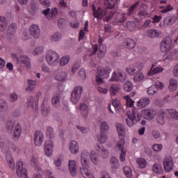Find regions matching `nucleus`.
<instances>
[{
	"label": "nucleus",
	"instance_id": "1",
	"mask_svg": "<svg viewBox=\"0 0 178 178\" xmlns=\"http://www.w3.org/2000/svg\"><path fill=\"white\" fill-rule=\"evenodd\" d=\"M116 129L118 133L120 140H118L115 146V151H120L121 154L120 159L121 162H124L126 160V149L124 148V137L126 136V129L124 126L120 123L116 124Z\"/></svg>",
	"mask_w": 178,
	"mask_h": 178
},
{
	"label": "nucleus",
	"instance_id": "2",
	"mask_svg": "<svg viewBox=\"0 0 178 178\" xmlns=\"http://www.w3.org/2000/svg\"><path fill=\"white\" fill-rule=\"evenodd\" d=\"M45 60L49 66H58L60 60L59 54L54 50H49L45 54Z\"/></svg>",
	"mask_w": 178,
	"mask_h": 178
},
{
	"label": "nucleus",
	"instance_id": "3",
	"mask_svg": "<svg viewBox=\"0 0 178 178\" xmlns=\"http://www.w3.org/2000/svg\"><path fill=\"white\" fill-rule=\"evenodd\" d=\"M92 9L93 10V16L96 19H103V17H106L107 20H109L112 17V13L109 11H105L101 8L96 9L95 6H92Z\"/></svg>",
	"mask_w": 178,
	"mask_h": 178
},
{
	"label": "nucleus",
	"instance_id": "4",
	"mask_svg": "<svg viewBox=\"0 0 178 178\" xmlns=\"http://www.w3.org/2000/svg\"><path fill=\"white\" fill-rule=\"evenodd\" d=\"M81 94H83V87L79 86H76L74 88L71 93V102L76 105V104L79 103L80 101V98H81Z\"/></svg>",
	"mask_w": 178,
	"mask_h": 178
},
{
	"label": "nucleus",
	"instance_id": "5",
	"mask_svg": "<svg viewBox=\"0 0 178 178\" xmlns=\"http://www.w3.org/2000/svg\"><path fill=\"white\" fill-rule=\"evenodd\" d=\"M172 44H173V40L172 38L168 36L163 38L160 44V49L161 52H168L172 49Z\"/></svg>",
	"mask_w": 178,
	"mask_h": 178
},
{
	"label": "nucleus",
	"instance_id": "6",
	"mask_svg": "<svg viewBox=\"0 0 178 178\" xmlns=\"http://www.w3.org/2000/svg\"><path fill=\"white\" fill-rule=\"evenodd\" d=\"M16 171L18 177L29 178V175H27V170L26 168L23 167L22 161L19 160L17 161L16 165Z\"/></svg>",
	"mask_w": 178,
	"mask_h": 178
},
{
	"label": "nucleus",
	"instance_id": "7",
	"mask_svg": "<svg viewBox=\"0 0 178 178\" xmlns=\"http://www.w3.org/2000/svg\"><path fill=\"white\" fill-rule=\"evenodd\" d=\"M126 79H127V76L121 71H114L109 79V81H120V83H123Z\"/></svg>",
	"mask_w": 178,
	"mask_h": 178
},
{
	"label": "nucleus",
	"instance_id": "8",
	"mask_svg": "<svg viewBox=\"0 0 178 178\" xmlns=\"http://www.w3.org/2000/svg\"><path fill=\"white\" fill-rule=\"evenodd\" d=\"M163 165L165 173H169L173 170V158L166 156L163 160Z\"/></svg>",
	"mask_w": 178,
	"mask_h": 178
},
{
	"label": "nucleus",
	"instance_id": "9",
	"mask_svg": "<svg viewBox=\"0 0 178 178\" xmlns=\"http://www.w3.org/2000/svg\"><path fill=\"white\" fill-rule=\"evenodd\" d=\"M140 115L144 119H146V120H152L155 118V116H156V111L154 109L146 108L141 111Z\"/></svg>",
	"mask_w": 178,
	"mask_h": 178
},
{
	"label": "nucleus",
	"instance_id": "10",
	"mask_svg": "<svg viewBox=\"0 0 178 178\" xmlns=\"http://www.w3.org/2000/svg\"><path fill=\"white\" fill-rule=\"evenodd\" d=\"M54 147H55V144L52 140H47L44 142V152L46 156H52V154H54Z\"/></svg>",
	"mask_w": 178,
	"mask_h": 178
},
{
	"label": "nucleus",
	"instance_id": "11",
	"mask_svg": "<svg viewBox=\"0 0 178 178\" xmlns=\"http://www.w3.org/2000/svg\"><path fill=\"white\" fill-rule=\"evenodd\" d=\"M42 14L48 19V20H52L55 19L58 15V8H51V10L49 8H46L45 10H43Z\"/></svg>",
	"mask_w": 178,
	"mask_h": 178
},
{
	"label": "nucleus",
	"instance_id": "12",
	"mask_svg": "<svg viewBox=\"0 0 178 178\" xmlns=\"http://www.w3.org/2000/svg\"><path fill=\"white\" fill-rule=\"evenodd\" d=\"M33 141L36 147H41L44 143V134L41 131H36L34 134Z\"/></svg>",
	"mask_w": 178,
	"mask_h": 178
},
{
	"label": "nucleus",
	"instance_id": "13",
	"mask_svg": "<svg viewBox=\"0 0 178 178\" xmlns=\"http://www.w3.org/2000/svg\"><path fill=\"white\" fill-rule=\"evenodd\" d=\"M112 72V68L110 67H97V74L99 76H103L104 79H109V74Z\"/></svg>",
	"mask_w": 178,
	"mask_h": 178
},
{
	"label": "nucleus",
	"instance_id": "14",
	"mask_svg": "<svg viewBox=\"0 0 178 178\" xmlns=\"http://www.w3.org/2000/svg\"><path fill=\"white\" fill-rule=\"evenodd\" d=\"M88 168H90L88 164H86V165H81V167L80 168V172L82 176L85 178H94V175L92 173H91V171L88 170Z\"/></svg>",
	"mask_w": 178,
	"mask_h": 178
},
{
	"label": "nucleus",
	"instance_id": "15",
	"mask_svg": "<svg viewBox=\"0 0 178 178\" xmlns=\"http://www.w3.org/2000/svg\"><path fill=\"white\" fill-rule=\"evenodd\" d=\"M20 136H22V125H20L19 124H17L15 126L12 136L13 141H18L20 138Z\"/></svg>",
	"mask_w": 178,
	"mask_h": 178
},
{
	"label": "nucleus",
	"instance_id": "16",
	"mask_svg": "<svg viewBox=\"0 0 178 178\" xmlns=\"http://www.w3.org/2000/svg\"><path fill=\"white\" fill-rule=\"evenodd\" d=\"M31 35L35 38L36 40L40 38L41 31H40V27L37 24H33L30 27Z\"/></svg>",
	"mask_w": 178,
	"mask_h": 178
},
{
	"label": "nucleus",
	"instance_id": "17",
	"mask_svg": "<svg viewBox=\"0 0 178 178\" xmlns=\"http://www.w3.org/2000/svg\"><path fill=\"white\" fill-rule=\"evenodd\" d=\"M66 77H67V73L62 70L54 72V79L57 81H65Z\"/></svg>",
	"mask_w": 178,
	"mask_h": 178
},
{
	"label": "nucleus",
	"instance_id": "18",
	"mask_svg": "<svg viewBox=\"0 0 178 178\" xmlns=\"http://www.w3.org/2000/svg\"><path fill=\"white\" fill-rule=\"evenodd\" d=\"M19 62L22 65V66H25L26 69H31V63L30 62V58L26 56H21L19 58Z\"/></svg>",
	"mask_w": 178,
	"mask_h": 178
},
{
	"label": "nucleus",
	"instance_id": "19",
	"mask_svg": "<svg viewBox=\"0 0 178 178\" xmlns=\"http://www.w3.org/2000/svg\"><path fill=\"white\" fill-rule=\"evenodd\" d=\"M68 166L72 176L74 177L77 176V165H76V161H74V160H70Z\"/></svg>",
	"mask_w": 178,
	"mask_h": 178
},
{
	"label": "nucleus",
	"instance_id": "20",
	"mask_svg": "<svg viewBox=\"0 0 178 178\" xmlns=\"http://www.w3.org/2000/svg\"><path fill=\"white\" fill-rule=\"evenodd\" d=\"M79 109L80 114L81 115L82 118H88L89 108L87 104H86L85 103H81L79 105Z\"/></svg>",
	"mask_w": 178,
	"mask_h": 178
},
{
	"label": "nucleus",
	"instance_id": "21",
	"mask_svg": "<svg viewBox=\"0 0 178 178\" xmlns=\"http://www.w3.org/2000/svg\"><path fill=\"white\" fill-rule=\"evenodd\" d=\"M90 153L87 150H83L81 154V164L87 166L88 164V156Z\"/></svg>",
	"mask_w": 178,
	"mask_h": 178
},
{
	"label": "nucleus",
	"instance_id": "22",
	"mask_svg": "<svg viewBox=\"0 0 178 178\" xmlns=\"http://www.w3.org/2000/svg\"><path fill=\"white\" fill-rule=\"evenodd\" d=\"M177 19L178 17L175 15L167 17L163 20V24L164 26H173V24H175L176 22H177Z\"/></svg>",
	"mask_w": 178,
	"mask_h": 178
},
{
	"label": "nucleus",
	"instance_id": "23",
	"mask_svg": "<svg viewBox=\"0 0 178 178\" xmlns=\"http://www.w3.org/2000/svg\"><path fill=\"white\" fill-rule=\"evenodd\" d=\"M152 172L156 175H162L163 173V167L159 163H155L152 167Z\"/></svg>",
	"mask_w": 178,
	"mask_h": 178
},
{
	"label": "nucleus",
	"instance_id": "24",
	"mask_svg": "<svg viewBox=\"0 0 178 178\" xmlns=\"http://www.w3.org/2000/svg\"><path fill=\"white\" fill-rule=\"evenodd\" d=\"M154 66H155V65L153 64L149 72L147 73L148 76H154V74H156V73H162V72L165 70V69L161 65L156 67H154Z\"/></svg>",
	"mask_w": 178,
	"mask_h": 178
},
{
	"label": "nucleus",
	"instance_id": "25",
	"mask_svg": "<svg viewBox=\"0 0 178 178\" xmlns=\"http://www.w3.org/2000/svg\"><path fill=\"white\" fill-rule=\"evenodd\" d=\"M119 91H120V85L113 83L110 86L109 92L111 97H115V95H116Z\"/></svg>",
	"mask_w": 178,
	"mask_h": 178
},
{
	"label": "nucleus",
	"instance_id": "26",
	"mask_svg": "<svg viewBox=\"0 0 178 178\" xmlns=\"http://www.w3.org/2000/svg\"><path fill=\"white\" fill-rule=\"evenodd\" d=\"M70 151L72 154H79V143L76 140H72L70 144Z\"/></svg>",
	"mask_w": 178,
	"mask_h": 178
},
{
	"label": "nucleus",
	"instance_id": "27",
	"mask_svg": "<svg viewBox=\"0 0 178 178\" xmlns=\"http://www.w3.org/2000/svg\"><path fill=\"white\" fill-rule=\"evenodd\" d=\"M150 102L151 101L149 100V98L143 97L138 101L137 106L139 108H145V106H148V105H149Z\"/></svg>",
	"mask_w": 178,
	"mask_h": 178
},
{
	"label": "nucleus",
	"instance_id": "28",
	"mask_svg": "<svg viewBox=\"0 0 178 178\" xmlns=\"http://www.w3.org/2000/svg\"><path fill=\"white\" fill-rule=\"evenodd\" d=\"M51 102L54 108H59V106H60V94L56 93L55 95H54L51 99Z\"/></svg>",
	"mask_w": 178,
	"mask_h": 178
},
{
	"label": "nucleus",
	"instance_id": "29",
	"mask_svg": "<svg viewBox=\"0 0 178 178\" xmlns=\"http://www.w3.org/2000/svg\"><path fill=\"white\" fill-rule=\"evenodd\" d=\"M110 130L109 124L106 121H103L100 124V134H108Z\"/></svg>",
	"mask_w": 178,
	"mask_h": 178
},
{
	"label": "nucleus",
	"instance_id": "30",
	"mask_svg": "<svg viewBox=\"0 0 178 178\" xmlns=\"http://www.w3.org/2000/svg\"><path fill=\"white\" fill-rule=\"evenodd\" d=\"M106 54V46L105 44H100L97 53L99 59H104Z\"/></svg>",
	"mask_w": 178,
	"mask_h": 178
},
{
	"label": "nucleus",
	"instance_id": "31",
	"mask_svg": "<svg viewBox=\"0 0 178 178\" xmlns=\"http://www.w3.org/2000/svg\"><path fill=\"white\" fill-rule=\"evenodd\" d=\"M136 120V113L133 112L132 114L128 115V118H126L127 124L129 127H132V126H134L135 120Z\"/></svg>",
	"mask_w": 178,
	"mask_h": 178
},
{
	"label": "nucleus",
	"instance_id": "32",
	"mask_svg": "<svg viewBox=\"0 0 178 178\" xmlns=\"http://www.w3.org/2000/svg\"><path fill=\"white\" fill-rule=\"evenodd\" d=\"M168 90L170 92H173L177 90V80L171 79L169 81Z\"/></svg>",
	"mask_w": 178,
	"mask_h": 178
},
{
	"label": "nucleus",
	"instance_id": "33",
	"mask_svg": "<svg viewBox=\"0 0 178 178\" xmlns=\"http://www.w3.org/2000/svg\"><path fill=\"white\" fill-rule=\"evenodd\" d=\"M166 113H168L167 111L162 110L159 112V115L157 117V122L159 124H165V116H166Z\"/></svg>",
	"mask_w": 178,
	"mask_h": 178
},
{
	"label": "nucleus",
	"instance_id": "34",
	"mask_svg": "<svg viewBox=\"0 0 178 178\" xmlns=\"http://www.w3.org/2000/svg\"><path fill=\"white\" fill-rule=\"evenodd\" d=\"M46 136L50 140H54V138H55V131L54 130V128L47 127L46 129Z\"/></svg>",
	"mask_w": 178,
	"mask_h": 178
},
{
	"label": "nucleus",
	"instance_id": "35",
	"mask_svg": "<svg viewBox=\"0 0 178 178\" xmlns=\"http://www.w3.org/2000/svg\"><path fill=\"white\" fill-rule=\"evenodd\" d=\"M90 159L92 163L97 165L98 162H99V156H98L95 151L92 150L90 152Z\"/></svg>",
	"mask_w": 178,
	"mask_h": 178
},
{
	"label": "nucleus",
	"instance_id": "36",
	"mask_svg": "<svg viewBox=\"0 0 178 178\" xmlns=\"http://www.w3.org/2000/svg\"><path fill=\"white\" fill-rule=\"evenodd\" d=\"M136 163H138V166L140 169H145V168H147V165H148L147 160L143 158L137 159Z\"/></svg>",
	"mask_w": 178,
	"mask_h": 178
},
{
	"label": "nucleus",
	"instance_id": "37",
	"mask_svg": "<svg viewBox=\"0 0 178 178\" xmlns=\"http://www.w3.org/2000/svg\"><path fill=\"white\" fill-rule=\"evenodd\" d=\"M124 45L128 49H133L136 47V42L133 39H126L124 40Z\"/></svg>",
	"mask_w": 178,
	"mask_h": 178
},
{
	"label": "nucleus",
	"instance_id": "38",
	"mask_svg": "<svg viewBox=\"0 0 178 178\" xmlns=\"http://www.w3.org/2000/svg\"><path fill=\"white\" fill-rule=\"evenodd\" d=\"M110 165L113 169H119V160L115 156H112L110 159Z\"/></svg>",
	"mask_w": 178,
	"mask_h": 178
},
{
	"label": "nucleus",
	"instance_id": "39",
	"mask_svg": "<svg viewBox=\"0 0 178 178\" xmlns=\"http://www.w3.org/2000/svg\"><path fill=\"white\" fill-rule=\"evenodd\" d=\"M97 138L100 144H105L108 141V134H100V135L97 136Z\"/></svg>",
	"mask_w": 178,
	"mask_h": 178
},
{
	"label": "nucleus",
	"instance_id": "40",
	"mask_svg": "<svg viewBox=\"0 0 178 178\" xmlns=\"http://www.w3.org/2000/svg\"><path fill=\"white\" fill-rule=\"evenodd\" d=\"M6 161L8 165V166L12 169L13 170H15V161H13V159L12 158V156L7 155L6 157Z\"/></svg>",
	"mask_w": 178,
	"mask_h": 178
},
{
	"label": "nucleus",
	"instance_id": "41",
	"mask_svg": "<svg viewBox=\"0 0 178 178\" xmlns=\"http://www.w3.org/2000/svg\"><path fill=\"white\" fill-rule=\"evenodd\" d=\"M60 38H62V35L60 33L56 32L51 35L50 40L52 42H58V41H60Z\"/></svg>",
	"mask_w": 178,
	"mask_h": 178
},
{
	"label": "nucleus",
	"instance_id": "42",
	"mask_svg": "<svg viewBox=\"0 0 178 178\" xmlns=\"http://www.w3.org/2000/svg\"><path fill=\"white\" fill-rule=\"evenodd\" d=\"M124 174L125 175L126 177L127 178H131L133 177V170L129 166H124L123 168Z\"/></svg>",
	"mask_w": 178,
	"mask_h": 178
},
{
	"label": "nucleus",
	"instance_id": "43",
	"mask_svg": "<svg viewBox=\"0 0 178 178\" xmlns=\"http://www.w3.org/2000/svg\"><path fill=\"white\" fill-rule=\"evenodd\" d=\"M60 66H66L69 62H70V56L66 55L63 56L60 60H59Z\"/></svg>",
	"mask_w": 178,
	"mask_h": 178
},
{
	"label": "nucleus",
	"instance_id": "44",
	"mask_svg": "<svg viewBox=\"0 0 178 178\" xmlns=\"http://www.w3.org/2000/svg\"><path fill=\"white\" fill-rule=\"evenodd\" d=\"M127 72L128 74H129L131 76H133L134 74H136V73H137V68L135 65V64L134 65H131L129 66H128L126 69Z\"/></svg>",
	"mask_w": 178,
	"mask_h": 178
},
{
	"label": "nucleus",
	"instance_id": "45",
	"mask_svg": "<svg viewBox=\"0 0 178 178\" xmlns=\"http://www.w3.org/2000/svg\"><path fill=\"white\" fill-rule=\"evenodd\" d=\"M112 105L115 108V110L117 112H119V111L122 109V104H120V101L118 99H115L112 100Z\"/></svg>",
	"mask_w": 178,
	"mask_h": 178
},
{
	"label": "nucleus",
	"instance_id": "46",
	"mask_svg": "<svg viewBox=\"0 0 178 178\" xmlns=\"http://www.w3.org/2000/svg\"><path fill=\"white\" fill-rule=\"evenodd\" d=\"M6 30V18L5 17H0V31H5Z\"/></svg>",
	"mask_w": 178,
	"mask_h": 178
},
{
	"label": "nucleus",
	"instance_id": "47",
	"mask_svg": "<svg viewBox=\"0 0 178 178\" xmlns=\"http://www.w3.org/2000/svg\"><path fill=\"white\" fill-rule=\"evenodd\" d=\"M159 32L155 29H149L147 30V36H149L150 38H156V37H159Z\"/></svg>",
	"mask_w": 178,
	"mask_h": 178
},
{
	"label": "nucleus",
	"instance_id": "48",
	"mask_svg": "<svg viewBox=\"0 0 178 178\" xmlns=\"http://www.w3.org/2000/svg\"><path fill=\"white\" fill-rule=\"evenodd\" d=\"M16 123L13 120H8L6 123L5 127L7 131H12L13 130V127H15V125Z\"/></svg>",
	"mask_w": 178,
	"mask_h": 178
},
{
	"label": "nucleus",
	"instance_id": "49",
	"mask_svg": "<svg viewBox=\"0 0 178 178\" xmlns=\"http://www.w3.org/2000/svg\"><path fill=\"white\" fill-rule=\"evenodd\" d=\"M143 80H144V74L141 72H138L134 76V81L136 83H140V81H143Z\"/></svg>",
	"mask_w": 178,
	"mask_h": 178
},
{
	"label": "nucleus",
	"instance_id": "50",
	"mask_svg": "<svg viewBox=\"0 0 178 178\" xmlns=\"http://www.w3.org/2000/svg\"><path fill=\"white\" fill-rule=\"evenodd\" d=\"M133 90V83L129 81H127L124 84V90L125 92H130Z\"/></svg>",
	"mask_w": 178,
	"mask_h": 178
},
{
	"label": "nucleus",
	"instance_id": "51",
	"mask_svg": "<svg viewBox=\"0 0 178 178\" xmlns=\"http://www.w3.org/2000/svg\"><path fill=\"white\" fill-rule=\"evenodd\" d=\"M96 149L101 151V156L102 158H108L109 156V152H108V150L104 147L101 149V147L98 145L97 147H96Z\"/></svg>",
	"mask_w": 178,
	"mask_h": 178
},
{
	"label": "nucleus",
	"instance_id": "52",
	"mask_svg": "<svg viewBox=\"0 0 178 178\" xmlns=\"http://www.w3.org/2000/svg\"><path fill=\"white\" fill-rule=\"evenodd\" d=\"M27 106L32 108V109L37 111L38 109V106L36 104L34 108V97H31L28 99L27 103H26Z\"/></svg>",
	"mask_w": 178,
	"mask_h": 178
},
{
	"label": "nucleus",
	"instance_id": "53",
	"mask_svg": "<svg viewBox=\"0 0 178 178\" xmlns=\"http://www.w3.org/2000/svg\"><path fill=\"white\" fill-rule=\"evenodd\" d=\"M84 26H85L84 30H81L79 33V40H83V38H84L86 35V33L84 31H86L87 33H88V21H86L85 22Z\"/></svg>",
	"mask_w": 178,
	"mask_h": 178
},
{
	"label": "nucleus",
	"instance_id": "54",
	"mask_svg": "<svg viewBox=\"0 0 178 178\" xmlns=\"http://www.w3.org/2000/svg\"><path fill=\"white\" fill-rule=\"evenodd\" d=\"M78 77L80 80H86L87 79V74L86 73V69L82 68L78 72Z\"/></svg>",
	"mask_w": 178,
	"mask_h": 178
},
{
	"label": "nucleus",
	"instance_id": "55",
	"mask_svg": "<svg viewBox=\"0 0 178 178\" xmlns=\"http://www.w3.org/2000/svg\"><path fill=\"white\" fill-rule=\"evenodd\" d=\"M95 83L97 86H102V84L105 83V81L104 80L102 76L99 75L98 74L95 76Z\"/></svg>",
	"mask_w": 178,
	"mask_h": 178
},
{
	"label": "nucleus",
	"instance_id": "56",
	"mask_svg": "<svg viewBox=\"0 0 178 178\" xmlns=\"http://www.w3.org/2000/svg\"><path fill=\"white\" fill-rule=\"evenodd\" d=\"M44 52V47L42 46L36 47L34 50L33 51V55L37 56V55H41Z\"/></svg>",
	"mask_w": 178,
	"mask_h": 178
},
{
	"label": "nucleus",
	"instance_id": "57",
	"mask_svg": "<svg viewBox=\"0 0 178 178\" xmlns=\"http://www.w3.org/2000/svg\"><path fill=\"white\" fill-rule=\"evenodd\" d=\"M21 37L24 41L30 40V31H29L28 29L23 31Z\"/></svg>",
	"mask_w": 178,
	"mask_h": 178
},
{
	"label": "nucleus",
	"instance_id": "58",
	"mask_svg": "<svg viewBox=\"0 0 178 178\" xmlns=\"http://www.w3.org/2000/svg\"><path fill=\"white\" fill-rule=\"evenodd\" d=\"M158 92V89L155 86H152L149 88H147V94L148 95H154V94H156Z\"/></svg>",
	"mask_w": 178,
	"mask_h": 178
},
{
	"label": "nucleus",
	"instance_id": "59",
	"mask_svg": "<svg viewBox=\"0 0 178 178\" xmlns=\"http://www.w3.org/2000/svg\"><path fill=\"white\" fill-rule=\"evenodd\" d=\"M104 5L108 9L115 8V1L113 0H104Z\"/></svg>",
	"mask_w": 178,
	"mask_h": 178
},
{
	"label": "nucleus",
	"instance_id": "60",
	"mask_svg": "<svg viewBox=\"0 0 178 178\" xmlns=\"http://www.w3.org/2000/svg\"><path fill=\"white\" fill-rule=\"evenodd\" d=\"M168 113L171 116V118L175 119L176 120H178V112L175 109H170L168 111Z\"/></svg>",
	"mask_w": 178,
	"mask_h": 178
},
{
	"label": "nucleus",
	"instance_id": "61",
	"mask_svg": "<svg viewBox=\"0 0 178 178\" xmlns=\"http://www.w3.org/2000/svg\"><path fill=\"white\" fill-rule=\"evenodd\" d=\"M126 101H127V106L129 108H131L134 106V101L131 100V98H130V96L127 95L124 97Z\"/></svg>",
	"mask_w": 178,
	"mask_h": 178
},
{
	"label": "nucleus",
	"instance_id": "62",
	"mask_svg": "<svg viewBox=\"0 0 178 178\" xmlns=\"http://www.w3.org/2000/svg\"><path fill=\"white\" fill-rule=\"evenodd\" d=\"M152 148L154 152H161L163 146L161 144H154L152 145Z\"/></svg>",
	"mask_w": 178,
	"mask_h": 178
},
{
	"label": "nucleus",
	"instance_id": "63",
	"mask_svg": "<svg viewBox=\"0 0 178 178\" xmlns=\"http://www.w3.org/2000/svg\"><path fill=\"white\" fill-rule=\"evenodd\" d=\"M16 24H10L9 27H8V33L9 34H15L16 33Z\"/></svg>",
	"mask_w": 178,
	"mask_h": 178
},
{
	"label": "nucleus",
	"instance_id": "64",
	"mask_svg": "<svg viewBox=\"0 0 178 178\" xmlns=\"http://www.w3.org/2000/svg\"><path fill=\"white\" fill-rule=\"evenodd\" d=\"M8 109V104L4 99H0V111H6Z\"/></svg>",
	"mask_w": 178,
	"mask_h": 178
}]
</instances>
